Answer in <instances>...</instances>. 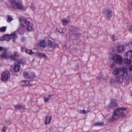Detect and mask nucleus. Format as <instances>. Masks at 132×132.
I'll list each match as a JSON object with an SVG mask.
<instances>
[{"label":"nucleus","mask_w":132,"mask_h":132,"mask_svg":"<svg viewBox=\"0 0 132 132\" xmlns=\"http://www.w3.org/2000/svg\"><path fill=\"white\" fill-rule=\"evenodd\" d=\"M125 47L123 45H121L119 46L117 48V50L118 52L120 53L123 52L125 50Z\"/></svg>","instance_id":"nucleus-13"},{"label":"nucleus","mask_w":132,"mask_h":132,"mask_svg":"<svg viewBox=\"0 0 132 132\" xmlns=\"http://www.w3.org/2000/svg\"><path fill=\"white\" fill-rule=\"evenodd\" d=\"M7 49H4L3 53L0 55V57L1 58L7 59L8 57V56L7 54Z\"/></svg>","instance_id":"nucleus-8"},{"label":"nucleus","mask_w":132,"mask_h":132,"mask_svg":"<svg viewBox=\"0 0 132 132\" xmlns=\"http://www.w3.org/2000/svg\"><path fill=\"white\" fill-rule=\"evenodd\" d=\"M20 67L19 65L17 64H15L13 68V70L15 72L19 71V68Z\"/></svg>","instance_id":"nucleus-20"},{"label":"nucleus","mask_w":132,"mask_h":132,"mask_svg":"<svg viewBox=\"0 0 132 132\" xmlns=\"http://www.w3.org/2000/svg\"><path fill=\"white\" fill-rule=\"evenodd\" d=\"M10 2L12 4V7L15 10H24L26 9L21 2H16V0H10Z\"/></svg>","instance_id":"nucleus-4"},{"label":"nucleus","mask_w":132,"mask_h":132,"mask_svg":"<svg viewBox=\"0 0 132 132\" xmlns=\"http://www.w3.org/2000/svg\"><path fill=\"white\" fill-rule=\"evenodd\" d=\"M123 78L121 76H118L116 77L115 78V81H111V83H113V82H117L118 83H121L123 81Z\"/></svg>","instance_id":"nucleus-10"},{"label":"nucleus","mask_w":132,"mask_h":132,"mask_svg":"<svg viewBox=\"0 0 132 132\" xmlns=\"http://www.w3.org/2000/svg\"><path fill=\"white\" fill-rule=\"evenodd\" d=\"M19 21L20 23V28L23 27V29H26V27L23 24V23H25L27 25V29L28 30L30 31H33L34 29L33 27V25L32 24H31L30 22L28 21L27 20H24L21 18H19Z\"/></svg>","instance_id":"nucleus-2"},{"label":"nucleus","mask_w":132,"mask_h":132,"mask_svg":"<svg viewBox=\"0 0 132 132\" xmlns=\"http://www.w3.org/2000/svg\"><path fill=\"white\" fill-rule=\"evenodd\" d=\"M128 7L130 9H132V2L128 5Z\"/></svg>","instance_id":"nucleus-35"},{"label":"nucleus","mask_w":132,"mask_h":132,"mask_svg":"<svg viewBox=\"0 0 132 132\" xmlns=\"http://www.w3.org/2000/svg\"><path fill=\"white\" fill-rule=\"evenodd\" d=\"M39 45L41 46L45 47L46 46L47 44L46 42H45V40H44L40 41Z\"/></svg>","instance_id":"nucleus-22"},{"label":"nucleus","mask_w":132,"mask_h":132,"mask_svg":"<svg viewBox=\"0 0 132 132\" xmlns=\"http://www.w3.org/2000/svg\"><path fill=\"white\" fill-rule=\"evenodd\" d=\"M130 30V31H132V27H131L130 28V29H129Z\"/></svg>","instance_id":"nucleus-44"},{"label":"nucleus","mask_w":132,"mask_h":132,"mask_svg":"<svg viewBox=\"0 0 132 132\" xmlns=\"http://www.w3.org/2000/svg\"><path fill=\"white\" fill-rule=\"evenodd\" d=\"M7 21L8 22H9L13 20V19L12 17L10 15H7Z\"/></svg>","instance_id":"nucleus-27"},{"label":"nucleus","mask_w":132,"mask_h":132,"mask_svg":"<svg viewBox=\"0 0 132 132\" xmlns=\"http://www.w3.org/2000/svg\"><path fill=\"white\" fill-rule=\"evenodd\" d=\"M57 46V44L55 43L52 42L50 40H49L48 42V46L49 48H54Z\"/></svg>","instance_id":"nucleus-14"},{"label":"nucleus","mask_w":132,"mask_h":132,"mask_svg":"<svg viewBox=\"0 0 132 132\" xmlns=\"http://www.w3.org/2000/svg\"><path fill=\"white\" fill-rule=\"evenodd\" d=\"M7 128V127L6 126H5L2 129L3 131H4V132H5L6 131V129Z\"/></svg>","instance_id":"nucleus-34"},{"label":"nucleus","mask_w":132,"mask_h":132,"mask_svg":"<svg viewBox=\"0 0 132 132\" xmlns=\"http://www.w3.org/2000/svg\"><path fill=\"white\" fill-rule=\"evenodd\" d=\"M53 96V95H48V97H49V98H49L50 99V98L51 97V96Z\"/></svg>","instance_id":"nucleus-42"},{"label":"nucleus","mask_w":132,"mask_h":132,"mask_svg":"<svg viewBox=\"0 0 132 132\" xmlns=\"http://www.w3.org/2000/svg\"><path fill=\"white\" fill-rule=\"evenodd\" d=\"M26 52L27 54H32L33 52L32 51L30 50H26Z\"/></svg>","instance_id":"nucleus-28"},{"label":"nucleus","mask_w":132,"mask_h":132,"mask_svg":"<svg viewBox=\"0 0 132 132\" xmlns=\"http://www.w3.org/2000/svg\"><path fill=\"white\" fill-rule=\"evenodd\" d=\"M14 107L15 108L19 110L24 109L25 108V107L24 105H14Z\"/></svg>","instance_id":"nucleus-16"},{"label":"nucleus","mask_w":132,"mask_h":132,"mask_svg":"<svg viewBox=\"0 0 132 132\" xmlns=\"http://www.w3.org/2000/svg\"><path fill=\"white\" fill-rule=\"evenodd\" d=\"M79 113L81 114H84V110H81L79 112Z\"/></svg>","instance_id":"nucleus-37"},{"label":"nucleus","mask_w":132,"mask_h":132,"mask_svg":"<svg viewBox=\"0 0 132 132\" xmlns=\"http://www.w3.org/2000/svg\"><path fill=\"white\" fill-rule=\"evenodd\" d=\"M25 38L24 37H23L21 38V40L22 41H24L25 40Z\"/></svg>","instance_id":"nucleus-41"},{"label":"nucleus","mask_w":132,"mask_h":132,"mask_svg":"<svg viewBox=\"0 0 132 132\" xmlns=\"http://www.w3.org/2000/svg\"><path fill=\"white\" fill-rule=\"evenodd\" d=\"M56 30L58 32L63 33H64L66 31V29H64L62 28H57L56 29Z\"/></svg>","instance_id":"nucleus-21"},{"label":"nucleus","mask_w":132,"mask_h":132,"mask_svg":"<svg viewBox=\"0 0 132 132\" xmlns=\"http://www.w3.org/2000/svg\"><path fill=\"white\" fill-rule=\"evenodd\" d=\"M44 101L45 102H48L50 99L49 98H46L45 97H44Z\"/></svg>","instance_id":"nucleus-32"},{"label":"nucleus","mask_w":132,"mask_h":132,"mask_svg":"<svg viewBox=\"0 0 132 132\" xmlns=\"http://www.w3.org/2000/svg\"><path fill=\"white\" fill-rule=\"evenodd\" d=\"M112 38L113 41H115L118 38L114 35H113L112 37Z\"/></svg>","instance_id":"nucleus-31"},{"label":"nucleus","mask_w":132,"mask_h":132,"mask_svg":"<svg viewBox=\"0 0 132 132\" xmlns=\"http://www.w3.org/2000/svg\"><path fill=\"white\" fill-rule=\"evenodd\" d=\"M105 14L108 18H110L112 16V11L110 10H108L106 12Z\"/></svg>","instance_id":"nucleus-15"},{"label":"nucleus","mask_w":132,"mask_h":132,"mask_svg":"<svg viewBox=\"0 0 132 132\" xmlns=\"http://www.w3.org/2000/svg\"><path fill=\"white\" fill-rule=\"evenodd\" d=\"M114 64H113L111 65V67L113 68L114 67Z\"/></svg>","instance_id":"nucleus-43"},{"label":"nucleus","mask_w":132,"mask_h":132,"mask_svg":"<svg viewBox=\"0 0 132 132\" xmlns=\"http://www.w3.org/2000/svg\"><path fill=\"white\" fill-rule=\"evenodd\" d=\"M17 37V36L16 32H14L10 35L7 34L4 35L3 37H2L0 40H5L6 41H9L10 39H13V41L14 42Z\"/></svg>","instance_id":"nucleus-5"},{"label":"nucleus","mask_w":132,"mask_h":132,"mask_svg":"<svg viewBox=\"0 0 132 132\" xmlns=\"http://www.w3.org/2000/svg\"><path fill=\"white\" fill-rule=\"evenodd\" d=\"M127 57L131 59L132 58V51H130L126 53Z\"/></svg>","instance_id":"nucleus-19"},{"label":"nucleus","mask_w":132,"mask_h":132,"mask_svg":"<svg viewBox=\"0 0 132 132\" xmlns=\"http://www.w3.org/2000/svg\"><path fill=\"white\" fill-rule=\"evenodd\" d=\"M23 76L24 77L28 79L31 78L30 76L29 75L28 73L27 72H24Z\"/></svg>","instance_id":"nucleus-24"},{"label":"nucleus","mask_w":132,"mask_h":132,"mask_svg":"<svg viewBox=\"0 0 132 132\" xmlns=\"http://www.w3.org/2000/svg\"><path fill=\"white\" fill-rule=\"evenodd\" d=\"M123 62L124 63L127 64H131L132 61L131 59L127 57V58H125Z\"/></svg>","instance_id":"nucleus-17"},{"label":"nucleus","mask_w":132,"mask_h":132,"mask_svg":"<svg viewBox=\"0 0 132 132\" xmlns=\"http://www.w3.org/2000/svg\"><path fill=\"white\" fill-rule=\"evenodd\" d=\"M128 45L129 46H131V45H132V43L131 42H129L128 43Z\"/></svg>","instance_id":"nucleus-40"},{"label":"nucleus","mask_w":132,"mask_h":132,"mask_svg":"<svg viewBox=\"0 0 132 132\" xmlns=\"http://www.w3.org/2000/svg\"><path fill=\"white\" fill-rule=\"evenodd\" d=\"M118 106L117 103L114 101H111L110 104L108 106V108L109 109H113Z\"/></svg>","instance_id":"nucleus-9"},{"label":"nucleus","mask_w":132,"mask_h":132,"mask_svg":"<svg viewBox=\"0 0 132 132\" xmlns=\"http://www.w3.org/2000/svg\"><path fill=\"white\" fill-rule=\"evenodd\" d=\"M6 27H3L0 28V32H4L6 30Z\"/></svg>","instance_id":"nucleus-26"},{"label":"nucleus","mask_w":132,"mask_h":132,"mask_svg":"<svg viewBox=\"0 0 132 132\" xmlns=\"http://www.w3.org/2000/svg\"><path fill=\"white\" fill-rule=\"evenodd\" d=\"M127 113L126 108H118L114 110L112 117V119L117 120L121 117L124 118Z\"/></svg>","instance_id":"nucleus-1"},{"label":"nucleus","mask_w":132,"mask_h":132,"mask_svg":"<svg viewBox=\"0 0 132 132\" xmlns=\"http://www.w3.org/2000/svg\"><path fill=\"white\" fill-rule=\"evenodd\" d=\"M36 55L40 58H42V57H45V55L43 53H40L39 52H37L36 54Z\"/></svg>","instance_id":"nucleus-23"},{"label":"nucleus","mask_w":132,"mask_h":132,"mask_svg":"<svg viewBox=\"0 0 132 132\" xmlns=\"http://www.w3.org/2000/svg\"><path fill=\"white\" fill-rule=\"evenodd\" d=\"M14 56L13 55H11L10 57V59L12 60H16V57H18L19 56V55L18 54V52H13Z\"/></svg>","instance_id":"nucleus-12"},{"label":"nucleus","mask_w":132,"mask_h":132,"mask_svg":"<svg viewBox=\"0 0 132 132\" xmlns=\"http://www.w3.org/2000/svg\"><path fill=\"white\" fill-rule=\"evenodd\" d=\"M113 73L115 75H119L124 77H127L128 75L127 69L125 67L116 68L114 71Z\"/></svg>","instance_id":"nucleus-3"},{"label":"nucleus","mask_w":132,"mask_h":132,"mask_svg":"<svg viewBox=\"0 0 132 132\" xmlns=\"http://www.w3.org/2000/svg\"><path fill=\"white\" fill-rule=\"evenodd\" d=\"M112 59L114 62L119 64H121L123 62L122 57L119 55H113Z\"/></svg>","instance_id":"nucleus-7"},{"label":"nucleus","mask_w":132,"mask_h":132,"mask_svg":"<svg viewBox=\"0 0 132 132\" xmlns=\"http://www.w3.org/2000/svg\"><path fill=\"white\" fill-rule=\"evenodd\" d=\"M29 81H22L20 83V85L22 86H31V84H29Z\"/></svg>","instance_id":"nucleus-11"},{"label":"nucleus","mask_w":132,"mask_h":132,"mask_svg":"<svg viewBox=\"0 0 132 132\" xmlns=\"http://www.w3.org/2000/svg\"><path fill=\"white\" fill-rule=\"evenodd\" d=\"M88 113V111L85 110H84V114H86Z\"/></svg>","instance_id":"nucleus-38"},{"label":"nucleus","mask_w":132,"mask_h":132,"mask_svg":"<svg viewBox=\"0 0 132 132\" xmlns=\"http://www.w3.org/2000/svg\"><path fill=\"white\" fill-rule=\"evenodd\" d=\"M30 7L32 10L34 11L36 7L33 4H32L30 6Z\"/></svg>","instance_id":"nucleus-30"},{"label":"nucleus","mask_w":132,"mask_h":132,"mask_svg":"<svg viewBox=\"0 0 132 132\" xmlns=\"http://www.w3.org/2000/svg\"><path fill=\"white\" fill-rule=\"evenodd\" d=\"M52 119L51 117L47 116L46 117L45 123L46 124H49L50 123Z\"/></svg>","instance_id":"nucleus-18"},{"label":"nucleus","mask_w":132,"mask_h":132,"mask_svg":"<svg viewBox=\"0 0 132 132\" xmlns=\"http://www.w3.org/2000/svg\"><path fill=\"white\" fill-rule=\"evenodd\" d=\"M103 123L101 122H98L94 124V125L96 126H100L103 125Z\"/></svg>","instance_id":"nucleus-29"},{"label":"nucleus","mask_w":132,"mask_h":132,"mask_svg":"<svg viewBox=\"0 0 132 132\" xmlns=\"http://www.w3.org/2000/svg\"><path fill=\"white\" fill-rule=\"evenodd\" d=\"M62 22L63 25H65L69 23L70 22L69 20H67L65 19L62 20Z\"/></svg>","instance_id":"nucleus-25"},{"label":"nucleus","mask_w":132,"mask_h":132,"mask_svg":"<svg viewBox=\"0 0 132 132\" xmlns=\"http://www.w3.org/2000/svg\"><path fill=\"white\" fill-rule=\"evenodd\" d=\"M129 69L130 71H132V65H131L129 67Z\"/></svg>","instance_id":"nucleus-39"},{"label":"nucleus","mask_w":132,"mask_h":132,"mask_svg":"<svg viewBox=\"0 0 132 132\" xmlns=\"http://www.w3.org/2000/svg\"><path fill=\"white\" fill-rule=\"evenodd\" d=\"M10 75V73L8 71L3 72L1 75V80L4 81L7 80L9 78Z\"/></svg>","instance_id":"nucleus-6"},{"label":"nucleus","mask_w":132,"mask_h":132,"mask_svg":"<svg viewBox=\"0 0 132 132\" xmlns=\"http://www.w3.org/2000/svg\"><path fill=\"white\" fill-rule=\"evenodd\" d=\"M7 49L6 48H3L2 46H0V52L2 51L3 52V51H4V49Z\"/></svg>","instance_id":"nucleus-33"},{"label":"nucleus","mask_w":132,"mask_h":132,"mask_svg":"<svg viewBox=\"0 0 132 132\" xmlns=\"http://www.w3.org/2000/svg\"><path fill=\"white\" fill-rule=\"evenodd\" d=\"M25 50V48L24 47H21V51L22 52H23Z\"/></svg>","instance_id":"nucleus-36"},{"label":"nucleus","mask_w":132,"mask_h":132,"mask_svg":"<svg viewBox=\"0 0 132 132\" xmlns=\"http://www.w3.org/2000/svg\"><path fill=\"white\" fill-rule=\"evenodd\" d=\"M1 109V108L0 107V110Z\"/></svg>","instance_id":"nucleus-45"}]
</instances>
